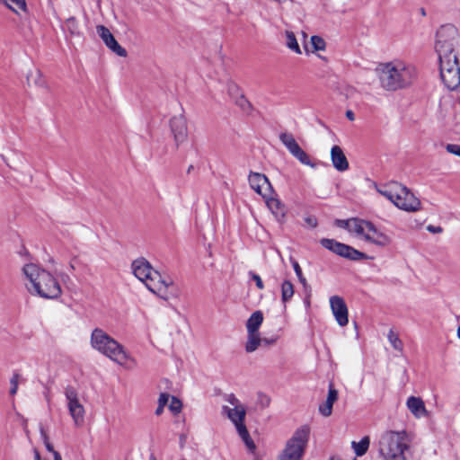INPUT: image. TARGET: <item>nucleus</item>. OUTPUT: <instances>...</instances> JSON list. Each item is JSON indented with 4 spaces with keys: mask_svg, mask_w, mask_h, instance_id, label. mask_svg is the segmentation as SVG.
<instances>
[{
    "mask_svg": "<svg viewBox=\"0 0 460 460\" xmlns=\"http://www.w3.org/2000/svg\"><path fill=\"white\" fill-rule=\"evenodd\" d=\"M376 72L381 87L387 92L410 88L419 77L416 66L402 59L380 63Z\"/></svg>",
    "mask_w": 460,
    "mask_h": 460,
    "instance_id": "1",
    "label": "nucleus"
},
{
    "mask_svg": "<svg viewBox=\"0 0 460 460\" xmlns=\"http://www.w3.org/2000/svg\"><path fill=\"white\" fill-rule=\"evenodd\" d=\"M131 268L135 277L160 298L169 300L179 296V288L172 279L170 277H163L145 258L135 260Z\"/></svg>",
    "mask_w": 460,
    "mask_h": 460,
    "instance_id": "2",
    "label": "nucleus"
},
{
    "mask_svg": "<svg viewBox=\"0 0 460 460\" xmlns=\"http://www.w3.org/2000/svg\"><path fill=\"white\" fill-rule=\"evenodd\" d=\"M28 283L26 288L33 296H39L45 299H57L62 294V289L58 279L48 270L34 263H28L22 267Z\"/></svg>",
    "mask_w": 460,
    "mask_h": 460,
    "instance_id": "3",
    "label": "nucleus"
},
{
    "mask_svg": "<svg viewBox=\"0 0 460 460\" xmlns=\"http://www.w3.org/2000/svg\"><path fill=\"white\" fill-rule=\"evenodd\" d=\"M377 191L399 209L406 212H417L421 209L420 200L409 188L398 181H390L378 188Z\"/></svg>",
    "mask_w": 460,
    "mask_h": 460,
    "instance_id": "4",
    "label": "nucleus"
},
{
    "mask_svg": "<svg viewBox=\"0 0 460 460\" xmlns=\"http://www.w3.org/2000/svg\"><path fill=\"white\" fill-rule=\"evenodd\" d=\"M406 431H385L378 441V450L385 460H405L404 452L409 447Z\"/></svg>",
    "mask_w": 460,
    "mask_h": 460,
    "instance_id": "5",
    "label": "nucleus"
},
{
    "mask_svg": "<svg viewBox=\"0 0 460 460\" xmlns=\"http://www.w3.org/2000/svg\"><path fill=\"white\" fill-rule=\"evenodd\" d=\"M91 345L94 349L119 365L126 364L128 358L124 347L100 328H95L93 331Z\"/></svg>",
    "mask_w": 460,
    "mask_h": 460,
    "instance_id": "6",
    "label": "nucleus"
},
{
    "mask_svg": "<svg viewBox=\"0 0 460 460\" xmlns=\"http://www.w3.org/2000/svg\"><path fill=\"white\" fill-rule=\"evenodd\" d=\"M457 36V29L452 24L443 25L438 30L435 50L438 56V60L457 58L455 52Z\"/></svg>",
    "mask_w": 460,
    "mask_h": 460,
    "instance_id": "7",
    "label": "nucleus"
},
{
    "mask_svg": "<svg viewBox=\"0 0 460 460\" xmlns=\"http://www.w3.org/2000/svg\"><path fill=\"white\" fill-rule=\"evenodd\" d=\"M310 429L304 425L297 429L287 441L279 460H301L309 439Z\"/></svg>",
    "mask_w": 460,
    "mask_h": 460,
    "instance_id": "8",
    "label": "nucleus"
},
{
    "mask_svg": "<svg viewBox=\"0 0 460 460\" xmlns=\"http://www.w3.org/2000/svg\"><path fill=\"white\" fill-rule=\"evenodd\" d=\"M440 78L450 91L460 85V66L457 58L439 60Z\"/></svg>",
    "mask_w": 460,
    "mask_h": 460,
    "instance_id": "9",
    "label": "nucleus"
},
{
    "mask_svg": "<svg viewBox=\"0 0 460 460\" xmlns=\"http://www.w3.org/2000/svg\"><path fill=\"white\" fill-rule=\"evenodd\" d=\"M320 243L325 249L350 261H361L369 259L366 253L358 251L352 246L340 243L334 239L323 238L320 240Z\"/></svg>",
    "mask_w": 460,
    "mask_h": 460,
    "instance_id": "10",
    "label": "nucleus"
},
{
    "mask_svg": "<svg viewBox=\"0 0 460 460\" xmlns=\"http://www.w3.org/2000/svg\"><path fill=\"white\" fill-rule=\"evenodd\" d=\"M65 396L67 401V408L75 426L80 427L84 421V407L79 402L77 390L73 386H66Z\"/></svg>",
    "mask_w": 460,
    "mask_h": 460,
    "instance_id": "11",
    "label": "nucleus"
},
{
    "mask_svg": "<svg viewBox=\"0 0 460 460\" xmlns=\"http://www.w3.org/2000/svg\"><path fill=\"white\" fill-rule=\"evenodd\" d=\"M279 140L286 146L288 152L296 158L301 164L315 167L309 155L300 147L294 136L291 133L282 132L279 135Z\"/></svg>",
    "mask_w": 460,
    "mask_h": 460,
    "instance_id": "12",
    "label": "nucleus"
},
{
    "mask_svg": "<svg viewBox=\"0 0 460 460\" xmlns=\"http://www.w3.org/2000/svg\"><path fill=\"white\" fill-rule=\"evenodd\" d=\"M170 128L177 147L187 141L188 126L183 114L175 115L170 119Z\"/></svg>",
    "mask_w": 460,
    "mask_h": 460,
    "instance_id": "13",
    "label": "nucleus"
},
{
    "mask_svg": "<svg viewBox=\"0 0 460 460\" xmlns=\"http://www.w3.org/2000/svg\"><path fill=\"white\" fill-rule=\"evenodd\" d=\"M330 305L338 324L346 326L349 323V313L344 299L339 296H332L330 298Z\"/></svg>",
    "mask_w": 460,
    "mask_h": 460,
    "instance_id": "14",
    "label": "nucleus"
},
{
    "mask_svg": "<svg viewBox=\"0 0 460 460\" xmlns=\"http://www.w3.org/2000/svg\"><path fill=\"white\" fill-rule=\"evenodd\" d=\"M96 31L107 48H109L112 52L122 58L127 57V50L118 43L107 27L104 25H98L96 27Z\"/></svg>",
    "mask_w": 460,
    "mask_h": 460,
    "instance_id": "15",
    "label": "nucleus"
},
{
    "mask_svg": "<svg viewBox=\"0 0 460 460\" xmlns=\"http://www.w3.org/2000/svg\"><path fill=\"white\" fill-rule=\"evenodd\" d=\"M249 183L251 188L264 199L271 193L272 187L268 178L262 173L251 172L249 175Z\"/></svg>",
    "mask_w": 460,
    "mask_h": 460,
    "instance_id": "16",
    "label": "nucleus"
},
{
    "mask_svg": "<svg viewBox=\"0 0 460 460\" xmlns=\"http://www.w3.org/2000/svg\"><path fill=\"white\" fill-rule=\"evenodd\" d=\"M365 240L381 247L387 246L392 242L391 237L377 229L372 222L369 224L367 232L365 235Z\"/></svg>",
    "mask_w": 460,
    "mask_h": 460,
    "instance_id": "17",
    "label": "nucleus"
},
{
    "mask_svg": "<svg viewBox=\"0 0 460 460\" xmlns=\"http://www.w3.org/2000/svg\"><path fill=\"white\" fill-rule=\"evenodd\" d=\"M222 412L227 415L228 419L234 424L236 430L239 429L240 425L245 426L244 419L246 411L244 406H237L234 408L223 406Z\"/></svg>",
    "mask_w": 460,
    "mask_h": 460,
    "instance_id": "18",
    "label": "nucleus"
},
{
    "mask_svg": "<svg viewBox=\"0 0 460 460\" xmlns=\"http://www.w3.org/2000/svg\"><path fill=\"white\" fill-rule=\"evenodd\" d=\"M331 160H332L333 167L338 172H345L349 167V161H348L343 150L339 146H333L332 147Z\"/></svg>",
    "mask_w": 460,
    "mask_h": 460,
    "instance_id": "19",
    "label": "nucleus"
},
{
    "mask_svg": "<svg viewBox=\"0 0 460 460\" xmlns=\"http://www.w3.org/2000/svg\"><path fill=\"white\" fill-rule=\"evenodd\" d=\"M338 391L334 388L332 383L329 385L328 395L325 402L319 405V412L324 416L329 417L332 412L333 403L338 400Z\"/></svg>",
    "mask_w": 460,
    "mask_h": 460,
    "instance_id": "20",
    "label": "nucleus"
},
{
    "mask_svg": "<svg viewBox=\"0 0 460 460\" xmlns=\"http://www.w3.org/2000/svg\"><path fill=\"white\" fill-rule=\"evenodd\" d=\"M228 93L230 94H236L238 95L235 99V104L245 113V114H251L253 107L252 103L243 95L240 93L239 87L234 84H230L228 85Z\"/></svg>",
    "mask_w": 460,
    "mask_h": 460,
    "instance_id": "21",
    "label": "nucleus"
},
{
    "mask_svg": "<svg viewBox=\"0 0 460 460\" xmlns=\"http://www.w3.org/2000/svg\"><path fill=\"white\" fill-rule=\"evenodd\" d=\"M406 405L409 411L416 417L421 418L428 415L424 402L420 397L411 396L407 399Z\"/></svg>",
    "mask_w": 460,
    "mask_h": 460,
    "instance_id": "22",
    "label": "nucleus"
},
{
    "mask_svg": "<svg viewBox=\"0 0 460 460\" xmlns=\"http://www.w3.org/2000/svg\"><path fill=\"white\" fill-rule=\"evenodd\" d=\"M27 83L29 86H35L47 92L49 91L48 83L40 69H34L28 73Z\"/></svg>",
    "mask_w": 460,
    "mask_h": 460,
    "instance_id": "23",
    "label": "nucleus"
},
{
    "mask_svg": "<svg viewBox=\"0 0 460 460\" xmlns=\"http://www.w3.org/2000/svg\"><path fill=\"white\" fill-rule=\"evenodd\" d=\"M263 322V314L257 310L253 312L246 323L247 333H259V329Z\"/></svg>",
    "mask_w": 460,
    "mask_h": 460,
    "instance_id": "24",
    "label": "nucleus"
},
{
    "mask_svg": "<svg viewBox=\"0 0 460 460\" xmlns=\"http://www.w3.org/2000/svg\"><path fill=\"white\" fill-rule=\"evenodd\" d=\"M370 221L352 217V223L350 226V233L356 234L358 236H362L365 239V235L367 232Z\"/></svg>",
    "mask_w": 460,
    "mask_h": 460,
    "instance_id": "25",
    "label": "nucleus"
},
{
    "mask_svg": "<svg viewBox=\"0 0 460 460\" xmlns=\"http://www.w3.org/2000/svg\"><path fill=\"white\" fill-rule=\"evenodd\" d=\"M266 203H267L268 208L271 210V212L277 217H284L285 208H284V205L281 203V201L279 199L269 198V196H268L266 198Z\"/></svg>",
    "mask_w": 460,
    "mask_h": 460,
    "instance_id": "26",
    "label": "nucleus"
},
{
    "mask_svg": "<svg viewBox=\"0 0 460 460\" xmlns=\"http://www.w3.org/2000/svg\"><path fill=\"white\" fill-rule=\"evenodd\" d=\"M369 445H370V438L368 436L363 437L361 438V440L358 442H356V441L351 442V447H352L356 456H364L367 452Z\"/></svg>",
    "mask_w": 460,
    "mask_h": 460,
    "instance_id": "27",
    "label": "nucleus"
},
{
    "mask_svg": "<svg viewBox=\"0 0 460 460\" xmlns=\"http://www.w3.org/2000/svg\"><path fill=\"white\" fill-rule=\"evenodd\" d=\"M261 342L260 333H247L245 350L248 353L255 351Z\"/></svg>",
    "mask_w": 460,
    "mask_h": 460,
    "instance_id": "28",
    "label": "nucleus"
},
{
    "mask_svg": "<svg viewBox=\"0 0 460 460\" xmlns=\"http://www.w3.org/2000/svg\"><path fill=\"white\" fill-rule=\"evenodd\" d=\"M294 296V286L289 280H284L281 284V300L288 302Z\"/></svg>",
    "mask_w": 460,
    "mask_h": 460,
    "instance_id": "29",
    "label": "nucleus"
},
{
    "mask_svg": "<svg viewBox=\"0 0 460 460\" xmlns=\"http://www.w3.org/2000/svg\"><path fill=\"white\" fill-rule=\"evenodd\" d=\"M286 45L287 47L296 52V54H301V49L296 39V36L291 31H286Z\"/></svg>",
    "mask_w": 460,
    "mask_h": 460,
    "instance_id": "30",
    "label": "nucleus"
},
{
    "mask_svg": "<svg viewBox=\"0 0 460 460\" xmlns=\"http://www.w3.org/2000/svg\"><path fill=\"white\" fill-rule=\"evenodd\" d=\"M237 432L250 450L255 449V445L249 435L246 426L240 425V428L239 429H237Z\"/></svg>",
    "mask_w": 460,
    "mask_h": 460,
    "instance_id": "31",
    "label": "nucleus"
},
{
    "mask_svg": "<svg viewBox=\"0 0 460 460\" xmlns=\"http://www.w3.org/2000/svg\"><path fill=\"white\" fill-rule=\"evenodd\" d=\"M13 12L18 13L19 10H26L25 0H4V3Z\"/></svg>",
    "mask_w": 460,
    "mask_h": 460,
    "instance_id": "32",
    "label": "nucleus"
},
{
    "mask_svg": "<svg viewBox=\"0 0 460 460\" xmlns=\"http://www.w3.org/2000/svg\"><path fill=\"white\" fill-rule=\"evenodd\" d=\"M64 30H66L71 35L79 34V25L75 17H70L66 20Z\"/></svg>",
    "mask_w": 460,
    "mask_h": 460,
    "instance_id": "33",
    "label": "nucleus"
},
{
    "mask_svg": "<svg viewBox=\"0 0 460 460\" xmlns=\"http://www.w3.org/2000/svg\"><path fill=\"white\" fill-rule=\"evenodd\" d=\"M388 340L392 344L393 348L398 351H402L403 345L400 338L397 334H395L392 330L388 333Z\"/></svg>",
    "mask_w": 460,
    "mask_h": 460,
    "instance_id": "34",
    "label": "nucleus"
},
{
    "mask_svg": "<svg viewBox=\"0 0 460 460\" xmlns=\"http://www.w3.org/2000/svg\"><path fill=\"white\" fill-rule=\"evenodd\" d=\"M257 405L260 407V409L263 410L270 406V398L269 395L263 394V393H258L257 394Z\"/></svg>",
    "mask_w": 460,
    "mask_h": 460,
    "instance_id": "35",
    "label": "nucleus"
},
{
    "mask_svg": "<svg viewBox=\"0 0 460 460\" xmlns=\"http://www.w3.org/2000/svg\"><path fill=\"white\" fill-rule=\"evenodd\" d=\"M181 408H182L181 402L178 398H176L175 396H172L171 397V402L169 404V410L173 414H178V413L181 412Z\"/></svg>",
    "mask_w": 460,
    "mask_h": 460,
    "instance_id": "36",
    "label": "nucleus"
},
{
    "mask_svg": "<svg viewBox=\"0 0 460 460\" xmlns=\"http://www.w3.org/2000/svg\"><path fill=\"white\" fill-rule=\"evenodd\" d=\"M40 436H41V438H42V441L44 443V446H45L46 449L49 453H51V454L56 452V450L54 449L52 444L49 441V436H48L47 432L45 431V429L42 427L40 428Z\"/></svg>",
    "mask_w": 460,
    "mask_h": 460,
    "instance_id": "37",
    "label": "nucleus"
},
{
    "mask_svg": "<svg viewBox=\"0 0 460 460\" xmlns=\"http://www.w3.org/2000/svg\"><path fill=\"white\" fill-rule=\"evenodd\" d=\"M20 377H21L20 375L16 372L13 373V376L11 377V379H10V385H11L10 394L11 395L16 394L17 390H18Z\"/></svg>",
    "mask_w": 460,
    "mask_h": 460,
    "instance_id": "38",
    "label": "nucleus"
},
{
    "mask_svg": "<svg viewBox=\"0 0 460 460\" xmlns=\"http://www.w3.org/2000/svg\"><path fill=\"white\" fill-rule=\"evenodd\" d=\"M311 43L315 50H323L325 49V41L319 36H312Z\"/></svg>",
    "mask_w": 460,
    "mask_h": 460,
    "instance_id": "39",
    "label": "nucleus"
},
{
    "mask_svg": "<svg viewBox=\"0 0 460 460\" xmlns=\"http://www.w3.org/2000/svg\"><path fill=\"white\" fill-rule=\"evenodd\" d=\"M351 223H352V218H349V219H347V220H344V219H336L334 221V225L340 228H343V229H346L349 232L350 230V226H351Z\"/></svg>",
    "mask_w": 460,
    "mask_h": 460,
    "instance_id": "40",
    "label": "nucleus"
},
{
    "mask_svg": "<svg viewBox=\"0 0 460 460\" xmlns=\"http://www.w3.org/2000/svg\"><path fill=\"white\" fill-rule=\"evenodd\" d=\"M446 149L448 153L460 156V146L457 144H447Z\"/></svg>",
    "mask_w": 460,
    "mask_h": 460,
    "instance_id": "41",
    "label": "nucleus"
},
{
    "mask_svg": "<svg viewBox=\"0 0 460 460\" xmlns=\"http://www.w3.org/2000/svg\"><path fill=\"white\" fill-rule=\"evenodd\" d=\"M226 401L234 407L243 406L240 401L234 396V394H231L226 396Z\"/></svg>",
    "mask_w": 460,
    "mask_h": 460,
    "instance_id": "42",
    "label": "nucleus"
},
{
    "mask_svg": "<svg viewBox=\"0 0 460 460\" xmlns=\"http://www.w3.org/2000/svg\"><path fill=\"white\" fill-rule=\"evenodd\" d=\"M170 395L167 393L160 394V396L158 398V405L164 407L167 404Z\"/></svg>",
    "mask_w": 460,
    "mask_h": 460,
    "instance_id": "43",
    "label": "nucleus"
},
{
    "mask_svg": "<svg viewBox=\"0 0 460 460\" xmlns=\"http://www.w3.org/2000/svg\"><path fill=\"white\" fill-rule=\"evenodd\" d=\"M251 274H252V279L255 281L256 287L261 290L263 289L264 285H263V282H262L261 277L255 273H251Z\"/></svg>",
    "mask_w": 460,
    "mask_h": 460,
    "instance_id": "44",
    "label": "nucleus"
},
{
    "mask_svg": "<svg viewBox=\"0 0 460 460\" xmlns=\"http://www.w3.org/2000/svg\"><path fill=\"white\" fill-rule=\"evenodd\" d=\"M291 263H292L293 269H294L297 278L301 277L303 275V272H302L299 263L296 260H293V259H291Z\"/></svg>",
    "mask_w": 460,
    "mask_h": 460,
    "instance_id": "45",
    "label": "nucleus"
},
{
    "mask_svg": "<svg viewBox=\"0 0 460 460\" xmlns=\"http://www.w3.org/2000/svg\"><path fill=\"white\" fill-rule=\"evenodd\" d=\"M427 230L432 234H441L443 232V228L441 226L433 225H429L427 226Z\"/></svg>",
    "mask_w": 460,
    "mask_h": 460,
    "instance_id": "46",
    "label": "nucleus"
},
{
    "mask_svg": "<svg viewBox=\"0 0 460 460\" xmlns=\"http://www.w3.org/2000/svg\"><path fill=\"white\" fill-rule=\"evenodd\" d=\"M305 221L312 228L316 227L318 224L315 217H305Z\"/></svg>",
    "mask_w": 460,
    "mask_h": 460,
    "instance_id": "47",
    "label": "nucleus"
},
{
    "mask_svg": "<svg viewBox=\"0 0 460 460\" xmlns=\"http://www.w3.org/2000/svg\"><path fill=\"white\" fill-rule=\"evenodd\" d=\"M297 279H298L299 282L303 285L305 289L309 288L307 281H306L305 278L304 277V275H302L301 277H298Z\"/></svg>",
    "mask_w": 460,
    "mask_h": 460,
    "instance_id": "48",
    "label": "nucleus"
},
{
    "mask_svg": "<svg viewBox=\"0 0 460 460\" xmlns=\"http://www.w3.org/2000/svg\"><path fill=\"white\" fill-rule=\"evenodd\" d=\"M346 117L350 120L353 121L355 119V114L352 111L348 110L346 111Z\"/></svg>",
    "mask_w": 460,
    "mask_h": 460,
    "instance_id": "49",
    "label": "nucleus"
},
{
    "mask_svg": "<svg viewBox=\"0 0 460 460\" xmlns=\"http://www.w3.org/2000/svg\"><path fill=\"white\" fill-rule=\"evenodd\" d=\"M164 407H163V406H161V405H158V406H157V408H156V410H155V414H156L157 416L161 415V414L163 413V411H164Z\"/></svg>",
    "mask_w": 460,
    "mask_h": 460,
    "instance_id": "50",
    "label": "nucleus"
},
{
    "mask_svg": "<svg viewBox=\"0 0 460 460\" xmlns=\"http://www.w3.org/2000/svg\"><path fill=\"white\" fill-rule=\"evenodd\" d=\"M52 455H53L54 460H62V457L58 451L54 452Z\"/></svg>",
    "mask_w": 460,
    "mask_h": 460,
    "instance_id": "51",
    "label": "nucleus"
},
{
    "mask_svg": "<svg viewBox=\"0 0 460 460\" xmlns=\"http://www.w3.org/2000/svg\"><path fill=\"white\" fill-rule=\"evenodd\" d=\"M75 259H72L69 262V267L71 270H75Z\"/></svg>",
    "mask_w": 460,
    "mask_h": 460,
    "instance_id": "52",
    "label": "nucleus"
},
{
    "mask_svg": "<svg viewBox=\"0 0 460 460\" xmlns=\"http://www.w3.org/2000/svg\"><path fill=\"white\" fill-rule=\"evenodd\" d=\"M35 460H40V456L38 451H35Z\"/></svg>",
    "mask_w": 460,
    "mask_h": 460,
    "instance_id": "53",
    "label": "nucleus"
},
{
    "mask_svg": "<svg viewBox=\"0 0 460 460\" xmlns=\"http://www.w3.org/2000/svg\"><path fill=\"white\" fill-rule=\"evenodd\" d=\"M457 337L460 339V326L457 329Z\"/></svg>",
    "mask_w": 460,
    "mask_h": 460,
    "instance_id": "54",
    "label": "nucleus"
},
{
    "mask_svg": "<svg viewBox=\"0 0 460 460\" xmlns=\"http://www.w3.org/2000/svg\"><path fill=\"white\" fill-rule=\"evenodd\" d=\"M421 13H422V15L426 14L425 10L423 8H421Z\"/></svg>",
    "mask_w": 460,
    "mask_h": 460,
    "instance_id": "55",
    "label": "nucleus"
},
{
    "mask_svg": "<svg viewBox=\"0 0 460 460\" xmlns=\"http://www.w3.org/2000/svg\"><path fill=\"white\" fill-rule=\"evenodd\" d=\"M191 169H192V166L190 165V166L189 167V169H188V172L191 171Z\"/></svg>",
    "mask_w": 460,
    "mask_h": 460,
    "instance_id": "56",
    "label": "nucleus"
},
{
    "mask_svg": "<svg viewBox=\"0 0 460 460\" xmlns=\"http://www.w3.org/2000/svg\"><path fill=\"white\" fill-rule=\"evenodd\" d=\"M330 460H335L333 457H332Z\"/></svg>",
    "mask_w": 460,
    "mask_h": 460,
    "instance_id": "57",
    "label": "nucleus"
},
{
    "mask_svg": "<svg viewBox=\"0 0 460 460\" xmlns=\"http://www.w3.org/2000/svg\"><path fill=\"white\" fill-rule=\"evenodd\" d=\"M155 460V459H154Z\"/></svg>",
    "mask_w": 460,
    "mask_h": 460,
    "instance_id": "58",
    "label": "nucleus"
}]
</instances>
